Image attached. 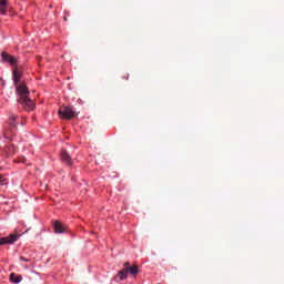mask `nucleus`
I'll return each mask as SVG.
<instances>
[{
	"mask_svg": "<svg viewBox=\"0 0 284 284\" xmlns=\"http://www.w3.org/2000/svg\"><path fill=\"white\" fill-rule=\"evenodd\" d=\"M53 229H54L55 234H63V232H67L68 226H65L63 223H61L59 221H54Z\"/></svg>",
	"mask_w": 284,
	"mask_h": 284,
	"instance_id": "obj_5",
	"label": "nucleus"
},
{
	"mask_svg": "<svg viewBox=\"0 0 284 284\" xmlns=\"http://www.w3.org/2000/svg\"><path fill=\"white\" fill-rule=\"evenodd\" d=\"M59 115L61 119L70 121L71 119H74V116H77V111H74V108L72 106H62L59 110Z\"/></svg>",
	"mask_w": 284,
	"mask_h": 284,
	"instance_id": "obj_3",
	"label": "nucleus"
},
{
	"mask_svg": "<svg viewBox=\"0 0 284 284\" xmlns=\"http://www.w3.org/2000/svg\"><path fill=\"white\" fill-rule=\"evenodd\" d=\"M19 241V234H10L9 236L0 239V245H12V243H17Z\"/></svg>",
	"mask_w": 284,
	"mask_h": 284,
	"instance_id": "obj_4",
	"label": "nucleus"
},
{
	"mask_svg": "<svg viewBox=\"0 0 284 284\" xmlns=\"http://www.w3.org/2000/svg\"><path fill=\"white\" fill-rule=\"evenodd\" d=\"M10 281H11V283L18 284V283H21V281H23V277L21 275H17L14 273H11L10 274Z\"/></svg>",
	"mask_w": 284,
	"mask_h": 284,
	"instance_id": "obj_10",
	"label": "nucleus"
},
{
	"mask_svg": "<svg viewBox=\"0 0 284 284\" xmlns=\"http://www.w3.org/2000/svg\"><path fill=\"white\" fill-rule=\"evenodd\" d=\"M8 12V0H0V14Z\"/></svg>",
	"mask_w": 284,
	"mask_h": 284,
	"instance_id": "obj_7",
	"label": "nucleus"
},
{
	"mask_svg": "<svg viewBox=\"0 0 284 284\" xmlns=\"http://www.w3.org/2000/svg\"><path fill=\"white\" fill-rule=\"evenodd\" d=\"M6 183H8L6 178H3V175H0V185H6Z\"/></svg>",
	"mask_w": 284,
	"mask_h": 284,
	"instance_id": "obj_11",
	"label": "nucleus"
},
{
	"mask_svg": "<svg viewBox=\"0 0 284 284\" xmlns=\"http://www.w3.org/2000/svg\"><path fill=\"white\" fill-rule=\"evenodd\" d=\"M2 61L6 63H10L13 67V84L16 85V94L18 95V103L24 108L28 112L30 110H34V101L30 99V91L28 90V85L26 83H21V79L23 78V69L17 65V58L12 57L10 53L2 52L1 54Z\"/></svg>",
	"mask_w": 284,
	"mask_h": 284,
	"instance_id": "obj_1",
	"label": "nucleus"
},
{
	"mask_svg": "<svg viewBox=\"0 0 284 284\" xmlns=\"http://www.w3.org/2000/svg\"><path fill=\"white\" fill-rule=\"evenodd\" d=\"M116 278H119L120 281H125V278H128V268H122L118 275Z\"/></svg>",
	"mask_w": 284,
	"mask_h": 284,
	"instance_id": "obj_9",
	"label": "nucleus"
},
{
	"mask_svg": "<svg viewBox=\"0 0 284 284\" xmlns=\"http://www.w3.org/2000/svg\"><path fill=\"white\" fill-rule=\"evenodd\" d=\"M126 272L128 274H132V276H136L139 274V266L133 265V266H126Z\"/></svg>",
	"mask_w": 284,
	"mask_h": 284,
	"instance_id": "obj_8",
	"label": "nucleus"
},
{
	"mask_svg": "<svg viewBox=\"0 0 284 284\" xmlns=\"http://www.w3.org/2000/svg\"><path fill=\"white\" fill-rule=\"evenodd\" d=\"M17 125H19V115L11 113L8 120V126L3 130V136L7 141H12L16 136Z\"/></svg>",
	"mask_w": 284,
	"mask_h": 284,
	"instance_id": "obj_2",
	"label": "nucleus"
},
{
	"mask_svg": "<svg viewBox=\"0 0 284 284\" xmlns=\"http://www.w3.org/2000/svg\"><path fill=\"white\" fill-rule=\"evenodd\" d=\"M124 267H130V262H125Z\"/></svg>",
	"mask_w": 284,
	"mask_h": 284,
	"instance_id": "obj_13",
	"label": "nucleus"
},
{
	"mask_svg": "<svg viewBox=\"0 0 284 284\" xmlns=\"http://www.w3.org/2000/svg\"><path fill=\"white\" fill-rule=\"evenodd\" d=\"M20 261H23L24 263H30V260H29V258H26L24 256H21V257H20Z\"/></svg>",
	"mask_w": 284,
	"mask_h": 284,
	"instance_id": "obj_12",
	"label": "nucleus"
},
{
	"mask_svg": "<svg viewBox=\"0 0 284 284\" xmlns=\"http://www.w3.org/2000/svg\"><path fill=\"white\" fill-rule=\"evenodd\" d=\"M1 81H3L2 79H0V83H1Z\"/></svg>",
	"mask_w": 284,
	"mask_h": 284,
	"instance_id": "obj_14",
	"label": "nucleus"
},
{
	"mask_svg": "<svg viewBox=\"0 0 284 284\" xmlns=\"http://www.w3.org/2000/svg\"><path fill=\"white\" fill-rule=\"evenodd\" d=\"M61 161L67 165H72V156H70V153H68V151L63 150L61 152Z\"/></svg>",
	"mask_w": 284,
	"mask_h": 284,
	"instance_id": "obj_6",
	"label": "nucleus"
}]
</instances>
